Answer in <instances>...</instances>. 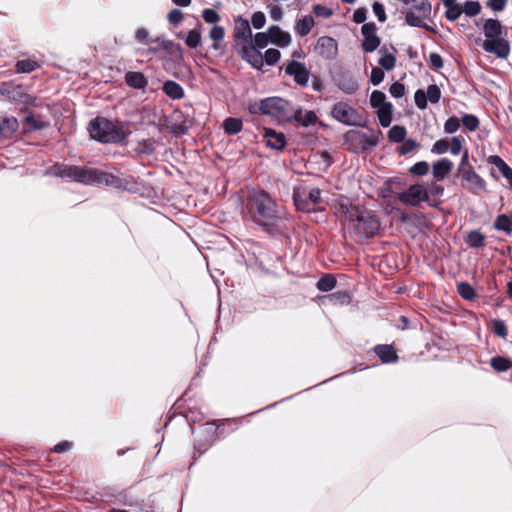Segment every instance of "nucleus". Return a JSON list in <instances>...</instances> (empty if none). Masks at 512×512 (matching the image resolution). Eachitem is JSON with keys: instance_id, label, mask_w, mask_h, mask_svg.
Returning a JSON list of instances; mask_svg holds the SVG:
<instances>
[{"instance_id": "1", "label": "nucleus", "mask_w": 512, "mask_h": 512, "mask_svg": "<svg viewBox=\"0 0 512 512\" xmlns=\"http://www.w3.org/2000/svg\"><path fill=\"white\" fill-rule=\"evenodd\" d=\"M63 178H70L84 184H104L107 186L121 188L123 180L112 173L104 172L96 168L81 166H64L58 171Z\"/></svg>"}, {"instance_id": "2", "label": "nucleus", "mask_w": 512, "mask_h": 512, "mask_svg": "<svg viewBox=\"0 0 512 512\" xmlns=\"http://www.w3.org/2000/svg\"><path fill=\"white\" fill-rule=\"evenodd\" d=\"M249 211L253 221L263 227H273L280 219L276 202L265 191L253 194L250 200Z\"/></svg>"}, {"instance_id": "3", "label": "nucleus", "mask_w": 512, "mask_h": 512, "mask_svg": "<svg viewBox=\"0 0 512 512\" xmlns=\"http://www.w3.org/2000/svg\"><path fill=\"white\" fill-rule=\"evenodd\" d=\"M348 218L350 229L358 239L373 237L379 231L380 221L370 211L355 208L349 211Z\"/></svg>"}, {"instance_id": "4", "label": "nucleus", "mask_w": 512, "mask_h": 512, "mask_svg": "<svg viewBox=\"0 0 512 512\" xmlns=\"http://www.w3.org/2000/svg\"><path fill=\"white\" fill-rule=\"evenodd\" d=\"M91 137L103 143H118L125 140L127 132L105 118H96L90 122Z\"/></svg>"}, {"instance_id": "5", "label": "nucleus", "mask_w": 512, "mask_h": 512, "mask_svg": "<svg viewBox=\"0 0 512 512\" xmlns=\"http://www.w3.org/2000/svg\"><path fill=\"white\" fill-rule=\"evenodd\" d=\"M260 110L278 121H290L295 114V107L285 99L271 97L261 101Z\"/></svg>"}, {"instance_id": "6", "label": "nucleus", "mask_w": 512, "mask_h": 512, "mask_svg": "<svg viewBox=\"0 0 512 512\" xmlns=\"http://www.w3.org/2000/svg\"><path fill=\"white\" fill-rule=\"evenodd\" d=\"M331 115L335 120L348 126H358L361 123V117L357 110L346 102L334 104Z\"/></svg>"}, {"instance_id": "7", "label": "nucleus", "mask_w": 512, "mask_h": 512, "mask_svg": "<svg viewBox=\"0 0 512 512\" xmlns=\"http://www.w3.org/2000/svg\"><path fill=\"white\" fill-rule=\"evenodd\" d=\"M397 198L405 205L416 206L428 199V191L423 185L414 184L399 193Z\"/></svg>"}, {"instance_id": "8", "label": "nucleus", "mask_w": 512, "mask_h": 512, "mask_svg": "<svg viewBox=\"0 0 512 512\" xmlns=\"http://www.w3.org/2000/svg\"><path fill=\"white\" fill-rule=\"evenodd\" d=\"M440 98L441 91L436 84L429 85L426 92L418 89L414 94L415 104L421 110L427 108L428 101L435 104L439 102Z\"/></svg>"}, {"instance_id": "9", "label": "nucleus", "mask_w": 512, "mask_h": 512, "mask_svg": "<svg viewBox=\"0 0 512 512\" xmlns=\"http://www.w3.org/2000/svg\"><path fill=\"white\" fill-rule=\"evenodd\" d=\"M431 6L428 2L422 1L419 5H417L414 9L408 11L406 13L405 19L406 23L413 27H426L424 23V19L430 13Z\"/></svg>"}, {"instance_id": "10", "label": "nucleus", "mask_w": 512, "mask_h": 512, "mask_svg": "<svg viewBox=\"0 0 512 512\" xmlns=\"http://www.w3.org/2000/svg\"><path fill=\"white\" fill-rule=\"evenodd\" d=\"M363 50L366 52L375 51L380 45V39L376 34V26L374 23H366L362 26Z\"/></svg>"}, {"instance_id": "11", "label": "nucleus", "mask_w": 512, "mask_h": 512, "mask_svg": "<svg viewBox=\"0 0 512 512\" xmlns=\"http://www.w3.org/2000/svg\"><path fill=\"white\" fill-rule=\"evenodd\" d=\"M486 52L493 53L500 58H506L509 54V44L503 37L485 39L482 44Z\"/></svg>"}, {"instance_id": "12", "label": "nucleus", "mask_w": 512, "mask_h": 512, "mask_svg": "<svg viewBox=\"0 0 512 512\" xmlns=\"http://www.w3.org/2000/svg\"><path fill=\"white\" fill-rule=\"evenodd\" d=\"M285 72L294 77V80L302 86H305L309 80V71L306 69L304 64L291 61L285 68Z\"/></svg>"}, {"instance_id": "13", "label": "nucleus", "mask_w": 512, "mask_h": 512, "mask_svg": "<svg viewBox=\"0 0 512 512\" xmlns=\"http://www.w3.org/2000/svg\"><path fill=\"white\" fill-rule=\"evenodd\" d=\"M462 177L469 183V189L473 193H478L485 189L484 180L474 171L473 167H466L463 170H459Z\"/></svg>"}, {"instance_id": "14", "label": "nucleus", "mask_w": 512, "mask_h": 512, "mask_svg": "<svg viewBox=\"0 0 512 512\" xmlns=\"http://www.w3.org/2000/svg\"><path fill=\"white\" fill-rule=\"evenodd\" d=\"M270 42L279 46L287 47L291 43V35L283 31L279 26L273 25L268 29Z\"/></svg>"}, {"instance_id": "15", "label": "nucleus", "mask_w": 512, "mask_h": 512, "mask_svg": "<svg viewBox=\"0 0 512 512\" xmlns=\"http://www.w3.org/2000/svg\"><path fill=\"white\" fill-rule=\"evenodd\" d=\"M453 169V163L447 158L436 161L432 166L433 177L437 181L445 179Z\"/></svg>"}, {"instance_id": "16", "label": "nucleus", "mask_w": 512, "mask_h": 512, "mask_svg": "<svg viewBox=\"0 0 512 512\" xmlns=\"http://www.w3.org/2000/svg\"><path fill=\"white\" fill-rule=\"evenodd\" d=\"M316 48L322 56L331 58L336 54L337 43L333 38L324 36L318 39Z\"/></svg>"}, {"instance_id": "17", "label": "nucleus", "mask_w": 512, "mask_h": 512, "mask_svg": "<svg viewBox=\"0 0 512 512\" xmlns=\"http://www.w3.org/2000/svg\"><path fill=\"white\" fill-rule=\"evenodd\" d=\"M264 137L267 146L273 149L281 150L285 147L286 141L283 133L276 132L272 129H265Z\"/></svg>"}, {"instance_id": "18", "label": "nucleus", "mask_w": 512, "mask_h": 512, "mask_svg": "<svg viewBox=\"0 0 512 512\" xmlns=\"http://www.w3.org/2000/svg\"><path fill=\"white\" fill-rule=\"evenodd\" d=\"M49 122L39 115H28L23 120V129L26 132L46 128Z\"/></svg>"}, {"instance_id": "19", "label": "nucleus", "mask_w": 512, "mask_h": 512, "mask_svg": "<svg viewBox=\"0 0 512 512\" xmlns=\"http://www.w3.org/2000/svg\"><path fill=\"white\" fill-rule=\"evenodd\" d=\"M374 109L377 114L380 125L382 127H388L392 122V104L390 102H386L385 104L379 105Z\"/></svg>"}, {"instance_id": "20", "label": "nucleus", "mask_w": 512, "mask_h": 512, "mask_svg": "<svg viewBox=\"0 0 512 512\" xmlns=\"http://www.w3.org/2000/svg\"><path fill=\"white\" fill-rule=\"evenodd\" d=\"M483 32L486 39L502 37L503 27L498 20L488 19L484 23Z\"/></svg>"}, {"instance_id": "21", "label": "nucleus", "mask_w": 512, "mask_h": 512, "mask_svg": "<svg viewBox=\"0 0 512 512\" xmlns=\"http://www.w3.org/2000/svg\"><path fill=\"white\" fill-rule=\"evenodd\" d=\"M446 8L445 16L449 21H456L463 13V7L456 0H441Z\"/></svg>"}, {"instance_id": "22", "label": "nucleus", "mask_w": 512, "mask_h": 512, "mask_svg": "<svg viewBox=\"0 0 512 512\" xmlns=\"http://www.w3.org/2000/svg\"><path fill=\"white\" fill-rule=\"evenodd\" d=\"M125 81L134 89H144L148 84V80L141 72H127Z\"/></svg>"}, {"instance_id": "23", "label": "nucleus", "mask_w": 512, "mask_h": 512, "mask_svg": "<svg viewBox=\"0 0 512 512\" xmlns=\"http://www.w3.org/2000/svg\"><path fill=\"white\" fill-rule=\"evenodd\" d=\"M243 57L255 68L260 69L263 65V55L254 47H244Z\"/></svg>"}, {"instance_id": "24", "label": "nucleus", "mask_w": 512, "mask_h": 512, "mask_svg": "<svg viewBox=\"0 0 512 512\" xmlns=\"http://www.w3.org/2000/svg\"><path fill=\"white\" fill-rule=\"evenodd\" d=\"M375 353L384 363L396 362L398 359L395 350L390 345L376 346Z\"/></svg>"}, {"instance_id": "25", "label": "nucleus", "mask_w": 512, "mask_h": 512, "mask_svg": "<svg viewBox=\"0 0 512 512\" xmlns=\"http://www.w3.org/2000/svg\"><path fill=\"white\" fill-rule=\"evenodd\" d=\"M18 127V120L15 117H0V133L3 136H11Z\"/></svg>"}, {"instance_id": "26", "label": "nucleus", "mask_w": 512, "mask_h": 512, "mask_svg": "<svg viewBox=\"0 0 512 512\" xmlns=\"http://www.w3.org/2000/svg\"><path fill=\"white\" fill-rule=\"evenodd\" d=\"M292 119L300 123L302 126L308 127L309 125L316 123L317 116L313 111H306L303 113L301 109L295 108V114Z\"/></svg>"}, {"instance_id": "27", "label": "nucleus", "mask_w": 512, "mask_h": 512, "mask_svg": "<svg viewBox=\"0 0 512 512\" xmlns=\"http://www.w3.org/2000/svg\"><path fill=\"white\" fill-rule=\"evenodd\" d=\"M163 91L172 99H181L184 96V90L181 85L171 80L164 83Z\"/></svg>"}, {"instance_id": "28", "label": "nucleus", "mask_w": 512, "mask_h": 512, "mask_svg": "<svg viewBox=\"0 0 512 512\" xmlns=\"http://www.w3.org/2000/svg\"><path fill=\"white\" fill-rule=\"evenodd\" d=\"M314 26V18L311 15H306L299 19L295 24V32L301 36L309 34Z\"/></svg>"}, {"instance_id": "29", "label": "nucleus", "mask_w": 512, "mask_h": 512, "mask_svg": "<svg viewBox=\"0 0 512 512\" xmlns=\"http://www.w3.org/2000/svg\"><path fill=\"white\" fill-rule=\"evenodd\" d=\"M337 85L346 94H353L359 88L358 82L352 77H343L338 81Z\"/></svg>"}, {"instance_id": "30", "label": "nucleus", "mask_w": 512, "mask_h": 512, "mask_svg": "<svg viewBox=\"0 0 512 512\" xmlns=\"http://www.w3.org/2000/svg\"><path fill=\"white\" fill-rule=\"evenodd\" d=\"M294 202L296 205V208L298 210L304 211V212H312L315 211V207L311 204V202L307 199V197L299 192L294 193Z\"/></svg>"}, {"instance_id": "31", "label": "nucleus", "mask_w": 512, "mask_h": 512, "mask_svg": "<svg viewBox=\"0 0 512 512\" xmlns=\"http://www.w3.org/2000/svg\"><path fill=\"white\" fill-rule=\"evenodd\" d=\"M242 121L238 118H227L223 123L224 131L229 135H235L242 130Z\"/></svg>"}, {"instance_id": "32", "label": "nucleus", "mask_w": 512, "mask_h": 512, "mask_svg": "<svg viewBox=\"0 0 512 512\" xmlns=\"http://www.w3.org/2000/svg\"><path fill=\"white\" fill-rule=\"evenodd\" d=\"M511 225H512L511 218L505 214H501L496 218L494 227L497 230H502V231H505L507 234H511L512 233Z\"/></svg>"}, {"instance_id": "33", "label": "nucleus", "mask_w": 512, "mask_h": 512, "mask_svg": "<svg viewBox=\"0 0 512 512\" xmlns=\"http://www.w3.org/2000/svg\"><path fill=\"white\" fill-rule=\"evenodd\" d=\"M491 366L497 372H504L512 366V363L505 357L497 356L491 359Z\"/></svg>"}, {"instance_id": "34", "label": "nucleus", "mask_w": 512, "mask_h": 512, "mask_svg": "<svg viewBox=\"0 0 512 512\" xmlns=\"http://www.w3.org/2000/svg\"><path fill=\"white\" fill-rule=\"evenodd\" d=\"M406 137V129L400 125H394L388 132V138L392 142H402Z\"/></svg>"}, {"instance_id": "35", "label": "nucleus", "mask_w": 512, "mask_h": 512, "mask_svg": "<svg viewBox=\"0 0 512 512\" xmlns=\"http://www.w3.org/2000/svg\"><path fill=\"white\" fill-rule=\"evenodd\" d=\"M467 243L470 247L479 248L484 246L485 237L479 231L473 230L467 236Z\"/></svg>"}, {"instance_id": "36", "label": "nucleus", "mask_w": 512, "mask_h": 512, "mask_svg": "<svg viewBox=\"0 0 512 512\" xmlns=\"http://www.w3.org/2000/svg\"><path fill=\"white\" fill-rule=\"evenodd\" d=\"M381 53L382 56L378 60L379 65L387 71L392 70L396 64L395 56L391 53L384 52L383 50H381Z\"/></svg>"}, {"instance_id": "37", "label": "nucleus", "mask_w": 512, "mask_h": 512, "mask_svg": "<svg viewBox=\"0 0 512 512\" xmlns=\"http://www.w3.org/2000/svg\"><path fill=\"white\" fill-rule=\"evenodd\" d=\"M316 286L320 291L328 292L336 286V280L331 275H325L318 280Z\"/></svg>"}, {"instance_id": "38", "label": "nucleus", "mask_w": 512, "mask_h": 512, "mask_svg": "<svg viewBox=\"0 0 512 512\" xmlns=\"http://www.w3.org/2000/svg\"><path fill=\"white\" fill-rule=\"evenodd\" d=\"M458 293L466 300H472L475 297L474 288L466 282H461L457 286Z\"/></svg>"}, {"instance_id": "39", "label": "nucleus", "mask_w": 512, "mask_h": 512, "mask_svg": "<svg viewBox=\"0 0 512 512\" xmlns=\"http://www.w3.org/2000/svg\"><path fill=\"white\" fill-rule=\"evenodd\" d=\"M237 36L241 39H249L252 36L251 28L247 20H241L236 26Z\"/></svg>"}, {"instance_id": "40", "label": "nucleus", "mask_w": 512, "mask_h": 512, "mask_svg": "<svg viewBox=\"0 0 512 512\" xmlns=\"http://www.w3.org/2000/svg\"><path fill=\"white\" fill-rule=\"evenodd\" d=\"M462 124L469 131H475L479 127V120L472 114H465L462 117Z\"/></svg>"}, {"instance_id": "41", "label": "nucleus", "mask_w": 512, "mask_h": 512, "mask_svg": "<svg viewBox=\"0 0 512 512\" xmlns=\"http://www.w3.org/2000/svg\"><path fill=\"white\" fill-rule=\"evenodd\" d=\"M462 7L463 13H465L469 17L476 16L481 11V5L477 1H468Z\"/></svg>"}, {"instance_id": "42", "label": "nucleus", "mask_w": 512, "mask_h": 512, "mask_svg": "<svg viewBox=\"0 0 512 512\" xmlns=\"http://www.w3.org/2000/svg\"><path fill=\"white\" fill-rule=\"evenodd\" d=\"M37 62L33 60H21L16 64L17 71L22 73H29L37 68Z\"/></svg>"}, {"instance_id": "43", "label": "nucleus", "mask_w": 512, "mask_h": 512, "mask_svg": "<svg viewBox=\"0 0 512 512\" xmlns=\"http://www.w3.org/2000/svg\"><path fill=\"white\" fill-rule=\"evenodd\" d=\"M186 45L190 48H196L200 45L201 36L200 33L196 30H191L188 32L187 37L185 39Z\"/></svg>"}, {"instance_id": "44", "label": "nucleus", "mask_w": 512, "mask_h": 512, "mask_svg": "<svg viewBox=\"0 0 512 512\" xmlns=\"http://www.w3.org/2000/svg\"><path fill=\"white\" fill-rule=\"evenodd\" d=\"M386 102H388L386 100V95L382 91L375 90L372 92L370 96V104L373 108H376L379 105H383Z\"/></svg>"}, {"instance_id": "45", "label": "nucleus", "mask_w": 512, "mask_h": 512, "mask_svg": "<svg viewBox=\"0 0 512 512\" xmlns=\"http://www.w3.org/2000/svg\"><path fill=\"white\" fill-rule=\"evenodd\" d=\"M449 147L450 143L448 140L440 139L433 144L431 152L438 155L445 154L446 152H448Z\"/></svg>"}, {"instance_id": "46", "label": "nucleus", "mask_w": 512, "mask_h": 512, "mask_svg": "<svg viewBox=\"0 0 512 512\" xmlns=\"http://www.w3.org/2000/svg\"><path fill=\"white\" fill-rule=\"evenodd\" d=\"M492 330L497 336L501 338H505L507 336V327L502 320L494 319L492 321Z\"/></svg>"}, {"instance_id": "47", "label": "nucleus", "mask_w": 512, "mask_h": 512, "mask_svg": "<svg viewBox=\"0 0 512 512\" xmlns=\"http://www.w3.org/2000/svg\"><path fill=\"white\" fill-rule=\"evenodd\" d=\"M459 127L460 120L457 117H450L444 123V131L448 134L457 132Z\"/></svg>"}, {"instance_id": "48", "label": "nucleus", "mask_w": 512, "mask_h": 512, "mask_svg": "<svg viewBox=\"0 0 512 512\" xmlns=\"http://www.w3.org/2000/svg\"><path fill=\"white\" fill-rule=\"evenodd\" d=\"M429 168V164L426 161H420L410 168V172L414 175L424 176L428 173Z\"/></svg>"}, {"instance_id": "49", "label": "nucleus", "mask_w": 512, "mask_h": 512, "mask_svg": "<svg viewBox=\"0 0 512 512\" xmlns=\"http://www.w3.org/2000/svg\"><path fill=\"white\" fill-rule=\"evenodd\" d=\"M2 94H7L8 97L12 100H18L21 99L22 94V88L20 86H12V87H6L2 89Z\"/></svg>"}, {"instance_id": "50", "label": "nucleus", "mask_w": 512, "mask_h": 512, "mask_svg": "<svg viewBox=\"0 0 512 512\" xmlns=\"http://www.w3.org/2000/svg\"><path fill=\"white\" fill-rule=\"evenodd\" d=\"M263 59H265V62L268 65H274L280 59V52L277 49H268L265 51Z\"/></svg>"}, {"instance_id": "51", "label": "nucleus", "mask_w": 512, "mask_h": 512, "mask_svg": "<svg viewBox=\"0 0 512 512\" xmlns=\"http://www.w3.org/2000/svg\"><path fill=\"white\" fill-rule=\"evenodd\" d=\"M203 19L210 24H215L220 20V15L213 9H204L202 12Z\"/></svg>"}, {"instance_id": "52", "label": "nucleus", "mask_w": 512, "mask_h": 512, "mask_svg": "<svg viewBox=\"0 0 512 512\" xmlns=\"http://www.w3.org/2000/svg\"><path fill=\"white\" fill-rule=\"evenodd\" d=\"M269 42H270V39H269L268 31H267V33H264V32L257 33L254 37L255 46H257L258 48L266 47Z\"/></svg>"}, {"instance_id": "53", "label": "nucleus", "mask_w": 512, "mask_h": 512, "mask_svg": "<svg viewBox=\"0 0 512 512\" xmlns=\"http://www.w3.org/2000/svg\"><path fill=\"white\" fill-rule=\"evenodd\" d=\"M266 22V17L263 12H255L252 15L251 23L255 29H261Z\"/></svg>"}, {"instance_id": "54", "label": "nucleus", "mask_w": 512, "mask_h": 512, "mask_svg": "<svg viewBox=\"0 0 512 512\" xmlns=\"http://www.w3.org/2000/svg\"><path fill=\"white\" fill-rule=\"evenodd\" d=\"M304 195L311 202L313 207L316 208V206L320 203L321 192L318 188H312L309 190V192L307 194H304Z\"/></svg>"}, {"instance_id": "55", "label": "nucleus", "mask_w": 512, "mask_h": 512, "mask_svg": "<svg viewBox=\"0 0 512 512\" xmlns=\"http://www.w3.org/2000/svg\"><path fill=\"white\" fill-rule=\"evenodd\" d=\"M417 147H418V143L415 140H412V139L405 140L404 139L403 144L401 145V148H400V153L402 155L408 154V153L412 152L413 150H415Z\"/></svg>"}, {"instance_id": "56", "label": "nucleus", "mask_w": 512, "mask_h": 512, "mask_svg": "<svg viewBox=\"0 0 512 512\" xmlns=\"http://www.w3.org/2000/svg\"><path fill=\"white\" fill-rule=\"evenodd\" d=\"M384 76V72L381 68L374 67L371 71L370 81L373 85H378L383 81Z\"/></svg>"}, {"instance_id": "57", "label": "nucleus", "mask_w": 512, "mask_h": 512, "mask_svg": "<svg viewBox=\"0 0 512 512\" xmlns=\"http://www.w3.org/2000/svg\"><path fill=\"white\" fill-rule=\"evenodd\" d=\"M390 94L395 98H400L405 94V86L402 83L395 82L390 87Z\"/></svg>"}, {"instance_id": "58", "label": "nucleus", "mask_w": 512, "mask_h": 512, "mask_svg": "<svg viewBox=\"0 0 512 512\" xmlns=\"http://www.w3.org/2000/svg\"><path fill=\"white\" fill-rule=\"evenodd\" d=\"M209 35L213 41L219 42L224 38V35H225L224 28L221 26H214L210 30Z\"/></svg>"}, {"instance_id": "59", "label": "nucleus", "mask_w": 512, "mask_h": 512, "mask_svg": "<svg viewBox=\"0 0 512 512\" xmlns=\"http://www.w3.org/2000/svg\"><path fill=\"white\" fill-rule=\"evenodd\" d=\"M449 148L453 155H459L462 150V139L458 136L452 137Z\"/></svg>"}, {"instance_id": "60", "label": "nucleus", "mask_w": 512, "mask_h": 512, "mask_svg": "<svg viewBox=\"0 0 512 512\" xmlns=\"http://www.w3.org/2000/svg\"><path fill=\"white\" fill-rule=\"evenodd\" d=\"M313 11L318 17L328 18L332 15V10L330 8L320 4L315 5L313 7Z\"/></svg>"}, {"instance_id": "61", "label": "nucleus", "mask_w": 512, "mask_h": 512, "mask_svg": "<svg viewBox=\"0 0 512 512\" xmlns=\"http://www.w3.org/2000/svg\"><path fill=\"white\" fill-rule=\"evenodd\" d=\"M183 19V13L179 9H173L168 14V20L171 24L177 25Z\"/></svg>"}, {"instance_id": "62", "label": "nucleus", "mask_w": 512, "mask_h": 512, "mask_svg": "<svg viewBox=\"0 0 512 512\" xmlns=\"http://www.w3.org/2000/svg\"><path fill=\"white\" fill-rule=\"evenodd\" d=\"M372 8H373V12H374L375 16L378 18V20L380 22H384L386 20V14H385L383 5L379 2H375L373 4Z\"/></svg>"}, {"instance_id": "63", "label": "nucleus", "mask_w": 512, "mask_h": 512, "mask_svg": "<svg viewBox=\"0 0 512 512\" xmlns=\"http://www.w3.org/2000/svg\"><path fill=\"white\" fill-rule=\"evenodd\" d=\"M429 62H430V65L436 70L443 67V59L437 53H430Z\"/></svg>"}, {"instance_id": "64", "label": "nucleus", "mask_w": 512, "mask_h": 512, "mask_svg": "<svg viewBox=\"0 0 512 512\" xmlns=\"http://www.w3.org/2000/svg\"><path fill=\"white\" fill-rule=\"evenodd\" d=\"M135 36L139 43H142V44L149 43V34L146 29H144V28L137 29Z\"/></svg>"}]
</instances>
